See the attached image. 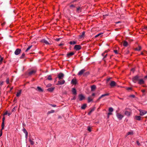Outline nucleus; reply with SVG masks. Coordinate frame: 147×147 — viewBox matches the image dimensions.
Returning a JSON list of instances; mask_svg holds the SVG:
<instances>
[{
	"instance_id": "14",
	"label": "nucleus",
	"mask_w": 147,
	"mask_h": 147,
	"mask_svg": "<svg viewBox=\"0 0 147 147\" xmlns=\"http://www.w3.org/2000/svg\"><path fill=\"white\" fill-rule=\"evenodd\" d=\"M74 54V53L73 52H71L68 53L67 55V57L69 58L71 56L73 55Z\"/></svg>"
},
{
	"instance_id": "16",
	"label": "nucleus",
	"mask_w": 147,
	"mask_h": 147,
	"mask_svg": "<svg viewBox=\"0 0 147 147\" xmlns=\"http://www.w3.org/2000/svg\"><path fill=\"white\" fill-rule=\"evenodd\" d=\"M85 32H83L82 33V34L79 35V37L80 39H82L83 38L84 36Z\"/></svg>"
},
{
	"instance_id": "19",
	"label": "nucleus",
	"mask_w": 147,
	"mask_h": 147,
	"mask_svg": "<svg viewBox=\"0 0 147 147\" xmlns=\"http://www.w3.org/2000/svg\"><path fill=\"white\" fill-rule=\"evenodd\" d=\"M134 118L136 120H140L141 119V117L140 116L136 115Z\"/></svg>"
},
{
	"instance_id": "9",
	"label": "nucleus",
	"mask_w": 147,
	"mask_h": 147,
	"mask_svg": "<svg viewBox=\"0 0 147 147\" xmlns=\"http://www.w3.org/2000/svg\"><path fill=\"white\" fill-rule=\"evenodd\" d=\"M85 71V70L84 69H83L80 70L78 73V75L79 76H81L84 74V72Z\"/></svg>"
},
{
	"instance_id": "4",
	"label": "nucleus",
	"mask_w": 147,
	"mask_h": 147,
	"mask_svg": "<svg viewBox=\"0 0 147 147\" xmlns=\"http://www.w3.org/2000/svg\"><path fill=\"white\" fill-rule=\"evenodd\" d=\"M116 116L117 118L119 120H121L123 117L124 116L123 115H121L120 113H117L116 114Z\"/></svg>"
},
{
	"instance_id": "10",
	"label": "nucleus",
	"mask_w": 147,
	"mask_h": 147,
	"mask_svg": "<svg viewBox=\"0 0 147 147\" xmlns=\"http://www.w3.org/2000/svg\"><path fill=\"white\" fill-rule=\"evenodd\" d=\"M109 84L111 87H114L116 85V83L114 81H111V82L109 83Z\"/></svg>"
},
{
	"instance_id": "44",
	"label": "nucleus",
	"mask_w": 147,
	"mask_h": 147,
	"mask_svg": "<svg viewBox=\"0 0 147 147\" xmlns=\"http://www.w3.org/2000/svg\"><path fill=\"white\" fill-rule=\"evenodd\" d=\"M6 82L7 84H8L9 83V78H7L6 80Z\"/></svg>"
},
{
	"instance_id": "15",
	"label": "nucleus",
	"mask_w": 147,
	"mask_h": 147,
	"mask_svg": "<svg viewBox=\"0 0 147 147\" xmlns=\"http://www.w3.org/2000/svg\"><path fill=\"white\" fill-rule=\"evenodd\" d=\"M36 72V71L35 70H32L30 71L28 73V75L29 76H30L31 75L34 74Z\"/></svg>"
},
{
	"instance_id": "59",
	"label": "nucleus",
	"mask_w": 147,
	"mask_h": 147,
	"mask_svg": "<svg viewBox=\"0 0 147 147\" xmlns=\"http://www.w3.org/2000/svg\"><path fill=\"white\" fill-rule=\"evenodd\" d=\"M60 38H59L56 39V40L57 41H58L60 40Z\"/></svg>"
},
{
	"instance_id": "3",
	"label": "nucleus",
	"mask_w": 147,
	"mask_h": 147,
	"mask_svg": "<svg viewBox=\"0 0 147 147\" xmlns=\"http://www.w3.org/2000/svg\"><path fill=\"white\" fill-rule=\"evenodd\" d=\"M95 95V94L93 93L92 95V96H90L88 98V102H90L92 101L93 98L92 97L94 96Z\"/></svg>"
},
{
	"instance_id": "60",
	"label": "nucleus",
	"mask_w": 147,
	"mask_h": 147,
	"mask_svg": "<svg viewBox=\"0 0 147 147\" xmlns=\"http://www.w3.org/2000/svg\"><path fill=\"white\" fill-rule=\"evenodd\" d=\"M8 114V113L7 111L4 114V115H7Z\"/></svg>"
},
{
	"instance_id": "46",
	"label": "nucleus",
	"mask_w": 147,
	"mask_h": 147,
	"mask_svg": "<svg viewBox=\"0 0 147 147\" xmlns=\"http://www.w3.org/2000/svg\"><path fill=\"white\" fill-rule=\"evenodd\" d=\"M21 92H17V94H16V96L18 97L20 96L21 94Z\"/></svg>"
},
{
	"instance_id": "61",
	"label": "nucleus",
	"mask_w": 147,
	"mask_h": 147,
	"mask_svg": "<svg viewBox=\"0 0 147 147\" xmlns=\"http://www.w3.org/2000/svg\"><path fill=\"white\" fill-rule=\"evenodd\" d=\"M107 54H106L105 55V56L103 58V60H104V59L106 57H107Z\"/></svg>"
},
{
	"instance_id": "18",
	"label": "nucleus",
	"mask_w": 147,
	"mask_h": 147,
	"mask_svg": "<svg viewBox=\"0 0 147 147\" xmlns=\"http://www.w3.org/2000/svg\"><path fill=\"white\" fill-rule=\"evenodd\" d=\"M71 83L74 84H76L77 83V80L76 79H73L71 81Z\"/></svg>"
},
{
	"instance_id": "24",
	"label": "nucleus",
	"mask_w": 147,
	"mask_h": 147,
	"mask_svg": "<svg viewBox=\"0 0 147 147\" xmlns=\"http://www.w3.org/2000/svg\"><path fill=\"white\" fill-rule=\"evenodd\" d=\"M55 89L54 87H51L49 88H48L47 90L48 91L52 92Z\"/></svg>"
},
{
	"instance_id": "20",
	"label": "nucleus",
	"mask_w": 147,
	"mask_h": 147,
	"mask_svg": "<svg viewBox=\"0 0 147 147\" xmlns=\"http://www.w3.org/2000/svg\"><path fill=\"white\" fill-rule=\"evenodd\" d=\"M36 90L40 92H42L43 90L40 87L38 86L36 89Z\"/></svg>"
},
{
	"instance_id": "64",
	"label": "nucleus",
	"mask_w": 147,
	"mask_h": 147,
	"mask_svg": "<svg viewBox=\"0 0 147 147\" xmlns=\"http://www.w3.org/2000/svg\"><path fill=\"white\" fill-rule=\"evenodd\" d=\"M144 28L147 30V26H145Z\"/></svg>"
},
{
	"instance_id": "45",
	"label": "nucleus",
	"mask_w": 147,
	"mask_h": 147,
	"mask_svg": "<svg viewBox=\"0 0 147 147\" xmlns=\"http://www.w3.org/2000/svg\"><path fill=\"white\" fill-rule=\"evenodd\" d=\"M111 79V78H108L107 80V83H108V82L110 80V79Z\"/></svg>"
},
{
	"instance_id": "49",
	"label": "nucleus",
	"mask_w": 147,
	"mask_h": 147,
	"mask_svg": "<svg viewBox=\"0 0 147 147\" xmlns=\"http://www.w3.org/2000/svg\"><path fill=\"white\" fill-rule=\"evenodd\" d=\"M136 143L138 146H140V144L138 141L136 142Z\"/></svg>"
},
{
	"instance_id": "56",
	"label": "nucleus",
	"mask_w": 147,
	"mask_h": 147,
	"mask_svg": "<svg viewBox=\"0 0 147 147\" xmlns=\"http://www.w3.org/2000/svg\"><path fill=\"white\" fill-rule=\"evenodd\" d=\"M5 119V118L4 117H3L2 119V122H3V123H4Z\"/></svg>"
},
{
	"instance_id": "30",
	"label": "nucleus",
	"mask_w": 147,
	"mask_h": 147,
	"mask_svg": "<svg viewBox=\"0 0 147 147\" xmlns=\"http://www.w3.org/2000/svg\"><path fill=\"white\" fill-rule=\"evenodd\" d=\"M91 127L90 126H88L87 127V129L90 132L91 131Z\"/></svg>"
},
{
	"instance_id": "27",
	"label": "nucleus",
	"mask_w": 147,
	"mask_h": 147,
	"mask_svg": "<svg viewBox=\"0 0 147 147\" xmlns=\"http://www.w3.org/2000/svg\"><path fill=\"white\" fill-rule=\"evenodd\" d=\"M94 109H95L94 108H93L90 111V112L88 113V115H90L91 113L94 111Z\"/></svg>"
},
{
	"instance_id": "53",
	"label": "nucleus",
	"mask_w": 147,
	"mask_h": 147,
	"mask_svg": "<svg viewBox=\"0 0 147 147\" xmlns=\"http://www.w3.org/2000/svg\"><path fill=\"white\" fill-rule=\"evenodd\" d=\"M114 51L115 52V53L116 54H117L118 53L117 50H114Z\"/></svg>"
},
{
	"instance_id": "31",
	"label": "nucleus",
	"mask_w": 147,
	"mask_h": 147,
	"mask_svg": "<svg viewBox=\"0 0 147 147\" xmlns=\"http://www.w3.org/2000/svg\"><path fill=\"white\" fill-rule=\"evenodd\" d=\"M55 112V111L54 110H51L50 111H49L47 113V114H49L51 113H53Z\"/></svg>"
},
{
	"instance_id": "39",
	"label": "nucleus",
	"mask_w": 147,
	"mask_h": 147,
	"mask_svg": "<svg viewBox=\"0 0 147 147\" xmlns=\"http://www.w3.org/2000/svg\"><path fill=\"white\" fill-rule=\"evenodd\" d=\"M70 8L71 9H72L73 8H74L75 7V5L71 4L69 6Z\"/></svg>"
},
{
	"instance_id": "32",
	"label": "nucleus",
	"mask_w": 147,
	"mask_h": 147,
	"mask_svg": "<svg viewBox=\"0 0 147 147\" xmlns=\"http://www.w3.org/2000/svg\"><path fill=\"white\" fill-rule=\"evenodd\" d=\"M127 90L128 91H134L132 88L131 87H128L127 88Z\"/></svg>"
},
{
	"instance_id": "35",
	"label": "nucleus",
	"mask_w": 147,
	"mask_h": 147,
	"mask_svg": "<svg viewBox=\"0 0 147 147\" xmlns=\"http://www.w3.org/2000/svg\"><path fill=\"white\" fill-rule=\"evenodd\" d=\"M4 123L2 122L1 124V130H2L4 128Z\"/></svg>"
},
{
	"instance_id": "21",
	"label": "nucleus",
	"mask_w": 147,
	"mask_h": 147,
	"mask_svg": "<svg viewBox=\"0 0 147 147\" xmlns=\"http://www.w3.org/2000/svg\"><path fill=\"white\" fill-rule=\"evenodd\" d=\"M76 12L77 13H79L81 12V9L80 7H77Z\"/></svg>"
},
{
	"instance_id": "1",
	"label": "nucleus",
	"mask_w": 147,
	"mask_h": 147,
	"mask_svg": "<svg viewBox=\"0 0 147 147\" xmlns=\"http://www.w3.org/2000/svg\"><path fill=\"white\" fill-rule=\"evenodd\" d=\"M139 80V77L138 75H137L133 78L132 81L134 83L136 82L137 81H138Z\"/></svg>"
},
{
	"instance_id": "52",
	"label": "nucleus",
	"mask_w": 147,
	"mask_h": 147,
	"mask_svg": "<svg viewBox=\"0 0 147 147\" xmlns=\"http://www.w3.org/2000/svg\"><path fill=\"white\" fill-rule=\"evenodd\" d=\"M108 114L109 115H112V113L111 112H109L108 113Z\"/></svg>"
},
{
	"instance_id": "40",
	"label": "nucleus",
	"mask_w": 147,
	"mask_h": 147,
	"mask_svg": "<svg viewBox=\"0 0 147 147\" xmlns=\"http://www.w3.org/2000/svg\"><path fill=\"white\" fill-rule=\"evenodd\" d=\"M89 74V72H86L85 73H84L83 76H86Z\"/></svg>"
},
{
	"instance_id": "48",
	"label": "nucleus",
	"mask_w": 147,
	"mask_h": 147,
	"mask_svg": "<svg viewBox=\"0 0 147 147\" xmlns=\"http://www.w3.org/2000/svg\"><path fill=\"white\" fill-rule=\"evenodd\" d=\"M51 85L52 84H49L47 85V87H50L51 86Z\"/></svg>"
},
{
	"instance_id": "11",
	"label": "nucleus",
	"mask_w": 147,
	"mask_h": 147,
	"mask_svg": "<svg viewBox=\"0 0 147 147\" xmlns=\"http://www.w3.org/2000/svg\"><path fill=\"white\" fill-rule=\"evenodd\" d=\"M22 131H23V132L25 134V138H26V139H27L28 138V132L26 130V129H25L24 128L23 129Z\"/></svg>"
},
{
	"instance_id": "58",
	"label": "nucleus",
	"mask_w": 147,
	"mask_h": 147,
	"mask_svg": "<svg viewBox=\"0 0 147 147\" xmlns=\"http://www.w3.org/2000/svg\"><path fill=\"white\" fill-rule=\"evenodd\" d=\"M77 1V0H74L73 1H72L71 3H74V2H76Z\"/></svg>"
},
{
	"instance_id": "57",
	"label": "nucleus",
	"mask_w": 147,
	"mask_h": 147,
	"mask_svg": "<svg viewBox=\"0 0 147 147\" xmlns=\"http://www.w3.org/2000/svg\"><path fill=\"white\" fill-rule=\"evenodd\" d=\"M130 97H131L133 98H134L135 97V96L134 95H131L130 96Z\"/></svg>"
},
{
	"instance_id": "51",
	"label": "nucleus",
	"mask_w": 147,
	"mask_h": 147,
	"mask_svg": "<svg viewBox=\"0 0 147 147\" xmlns=\"http://www.w3.org/2000/svg\"><path fill=\"white\" fill-rule=\"evenodd\" d=\"M3 59V58H1V59L0 60V64H1V63L2 62Z\"/></svg>"
},
{
	"instance_id": "55",
	"label": "nucleus",
	"mask_w": 147,
	"mask_h": 147,
	"mask_svg": "<svg viewBox=\"0 0 147 147\" xmlns=\"http://www.w3.org/2000/svg\"><path fill=\"white\" fill-rule=\"evenodd\" d=\"M51 106L53 107H56V105H52V104H50V105Z\"/></svg>"
},
{
	"instance_id": "29",
	"label": "nucleus",
	"mask_w": 147,
	"mask_h": 147,
	"mask_svg": "<svg viewBox=\"0 0 147 147\" xmlns=\"http://www.w3.org/2000/svg\"><path fill=\"white\" fill-rule=\"evenodd\" d=\"M86 104H84L83 105H82V106L81 107V109H85L86 107Z\"/></svg>"
},
{
	"instance_id": "42",
	"label": "nucleus",
	"mask_w": 147,
	"mask_h": 147,
	"mask_svg": "<svg viewBox=\"0 0 147 147\" xmlns=\"http://www.w3.org/2000/svg\"><path fill=\"white\" fill-rule=\"evenodd\" d=\"M102 33H99L98 34L96 35L95 36V38H96V37H97L99 36H101V35H102Z\"/></svg>"
},
{
	"instance_id": "2",
	"label": "nucleus",
	"mask_w": 147,
	"mask_h": 147,
	"mask_svg": "<svg viewBox=\"0 0 147 147\" xmlns=\"http://www.w3.org/2000/svg\"><path fill=\"white\" fill-rule=\"evenodd\" d=\"M139 111L140 113V115L141 116H143L147 113V111L145 110L140 109Z\"/></svg>"
},
{
	"instance_id": "43",
	"label": "nucleus",
	"mask_w": 147,
	"mask_h": 147,
	"mask_svg": "<svg viewBox=\"0 0 147 147\" xmlns=\"http://www.w3.org/2000/svg\"><path fill=\"white\" fill-rule=\"evenodd\" d=\"M25 55V54L24 53H23L22 55L20 57V59L23 58L24 57Z\"/></svg>"
},
{
	"instance_id": "7",
	"label": "nucleus",
	"mask_w": 147,
	"mask_h": 147,
	"mask_svg": "<svg viewBox=\"0 0 147 147\" xmlns=\"http://www.w3.org/2000/svg\"><path fill=\"white\" fill-rule=\"evenodd\" d=\"M64 74L62 73H60L58 75V78L59 80H61L63 79L64 77Z\"/></svg>"
},
{
	"instance_id": "36",
	"label": "nucleus",
	"mask_w": 147,
	"mask_h": 147,
	"mask_svg": "<svg viewBox=\"0 0 147 147\" xmlns=\"http://www.w3.org/2000/svg\"><path fill=\"white\" fill-rule=\"evenodd\" d=\"M113 109L112 107H110L109 109V112H113Z\"/></svg>"
},
{
	"instance_id": "8",
	"label": "nucleus",
	"mask_w": 147,
	"mask_h": 147,
	"mask_svg": "<svg viewBox=\"0 0 147 147\" xmlns=\"http://www.w3.org/2000/svg\"><path fill=\"white\" fill-rule=\"evenodd\" d=\"M81 49V47L79 45H76L74 47V49L76 50H80Z\"/></svg>"
},
{
	"instance_id": "38",
	"label": "nucleus",
	"mask_w": 147,
	"mask_h": 147,
	"mask_svg": "<svg viewBox=\"0 0 147 147\" xmlns=\"http://www.w3.org/2000/svg\"><path fill=\"white\" fill-rule=\"evenodd\" d=\"M108 94H103V95H102L100 97H99V99H100L101 98H102V97H103V96H107L108 95Z\"/></svg>"
},
{
	"instance_id": "12",
	"label": "nucleus",
	"mask_w": 147,
	"mask_h": 147,
	"mask_svg": "<svg viewBox=\"0 0 147 147\" xmlns=\"http://www.w3.org/2000/svg\"><path fill=\"white\" fill-rule=\"evenodd\" d=\"M79 98L80 100L81 101L85 99V97L82 94H80L79 95Z\"/></svg>"
},
{
	"instance_id": "17",
	"label": "nucleus",
	"mask_w": 147,
	"mask_h": 147,
	"mask_svg": "<svg viewBox=\"0 0 147 147\" xmlns=\"http://www.w3.org/2000/svg\"><path fill=\"white\" fill-rule=\"evenodd\" d=\"M144 82L143 79H141L139 80L138 82V83L139 84H144Z\"/></svg>"
},
{
	"instance_id": "54",
	"label": "nucleus",
	"mask_w": 147,
	"mask_h": 147,
	"mask_svg": "<svg viewBox=\"0 0 147 147\" xmlns=\"http://www.w3.org/2000/svg\"><path fill=\"white\" fill-rule=\"evenodd\" d=\"M0 137H1L2 135V130H0Z\"/></svg>"
},
{
	"instance_id": "22",
	"label": "nucleus",
	"mask_w": 147,
	"mask_h": 147,
	"mask_svg": "<svg viewBox=\"0 0 147 147\" xmlns=\"http://www.w3.org/2000/svg\"><path fill=\"white\" fill-rule=\"evenodd\" d=\"M96 89V86L94 85L92 86L91 87V90L92 91H94Z\"/></svg>"
},
{
	"instance_id": "47",
	"label": "nucleus",
	"mask_w": 147,
	"mask_h": 147,
	"mask_svg": "<svg viewBox=\"0 0 147 147\" xmlns=\"http://www.w3.org/2000/svg\"><path fill=\"white\" fill-rule=\"evenodd\" d=\"M72 92H76V90L75 88H73L72 89Z\"/></svg>"
},
{
	"instance_id": "5",
	"label": "nucleus",
	"mask_w": 147,
	"mask_h": 147,
	"mask_svg": "<svg viewBox=\"0 0 147 147\" xmlns=\"http://www.w3.org/2000/svg\"><path fill=\"white\" fill-rule=\"evenodd\" d=\"M21 51V50L20 49H17L15 51L14 54L16 55H18L20 53Z\"/></svg>"
},
{
	"instance_id": "13",
	"label": "nucleus",
	"mask_w": 147,
	"mask_h": 147,
	"mask_svg": "<svg viewBox=\"0 0 147 147\" xmlns=\"http://www.w3.org/2000/svg\"><path fill=\"white\" fill-rule=\"evenodd\" d=\"M65 82V81L64 80H60L58 81V83L57 85H62L64 84Z\"/></svg>"
},
{
	"instance_id": "28",
	"label": "nucleus",
	"mask_w": 147,
	"mask_h": 147,
	"mask_svg": "<svg viewBox=\"0 0 147 147\" xmlns=\"http://www.w3.org/2000/svg\"><path fill=\"white\" fill-rule=\"evenodd\" d=\"M133 134V132L132 131H129L126 134V136H127L129 135H132Z\"/></svg>"
},
{
	"instance_id": "33",
	"label": "nucleus",
	"mask_w": 147,
	"mask_h": 147,
	"mask_svg": "<svg viewBox=\"0 0 147 147\" xmlns=\"http://www.w3.org/2000/svg\"><path fill=\"white\" fill-rule=\"evenodd\" d=\"M29 141L30 142V144L31 145H33L34 144V143L33 141L31 140V139H29Z\"/></svg>"
},
{
	"instance_id": "34",
	"label": "nucleus",
	"mask_w": 147,
	"mask_h": 147,
	"mask_svg": "<svg viewBox=\"0 0 147 147\" xmlns=\"http://www.w3.org/2000/svg\"><path fill=\"white\" fill-rule=\"evenodd\" d=\"M69 43L70 45H75L76 44V42L74 41H71L69 42Z\"/></svg>"
},
{
	"instance_id": "41",
	"label": "nucleus",
	"mask_w": 147,
	"mask_h": 147,
	"mask_svg": "<svg viewBox=\"0 0 147 147\" xmlns=\"http://www.w3.org/2000/svg\"><path fill=\"white\" fill-rule=\"evenodd\" d=\"M47 79L49 80H51L52 79L51 76V75H49Z\"/></svg>"
},
{
	"instance_id": "25",
	"label": "nucleus",
	"mask_w": 147,
	"mask_h": 147,
	"mask_svg": "<svg viewBox=\"0 0 147 147\" xmlns=\"http://www.w3.org/2000/svg\"><path fill=\"white\" fill-rule=\"evenodd\" d=\"M128 45V42L125 41H124L123 42V45L125 47H126Z\"/></svg>"
},
{
	"instance_id": "26",
	"label": "nucleus",
	"mask_w": 147,
	"mask_h": 147,
	"mask_svg": "<svg viewBox=\"0 0 147 147\" xmlns=\"http://www.w3.org/2000/svg\"><path fill=\"white\" fill-rule=\"evenodd\" d=\"M141 49V46H139L138 48H136L135 49V50L137 51H139Z\"/></svg>"
},
{
	"instance_id": "23",
	"label": "nucleus",
	"mask_w": 147,
	"mask_h": 147,
	"mask_svg": "<svg viewBox=\"0 0 147 147\" xmlns=\"http://www.w3.org/2000/svg\"><path fill=\"white\" fill-rule=\"evenodd\" d=\"M41 41L42 42L45 43L47 45H49V43L45 39H43Z\"/></svg>"
},
{
	"instance_id": "63",
	"label": "nucleus",
	"mask_w": 147,
	"mask_h": 147,
	"mask_svg": "<svg viewBox=\"0 0 147 147\" xmlns=\"http://www.w3.org/2000/svg\"><path fill=\"white\" fill-rule=\"evenodd\" d=\"M105 53H102V56L104 57L105 56Z\"/></svg>"
},
{
	"instance_id": "62",
	"label": "nucleus",
	"mask_w": 147,
	"mask_h": 147,
	"mask_svg": "<svg viewBox=\"0 0 147 147\" xmlns=\"http://www.w3.org/2000/svg\"><path fill=\"white\" fill-rule=\"evenodd\" d=\"M134 71H135V69L134 68H132L131 69V71H133V72H134Z\"/></svg>"
},
{
	"instance_id": "50",
	"label": "nucleus",
	"mask_w": 147,
	"mask_h": 147,
	"mask_svg": "<svg viewBox=\"0 0 147 147\" xmlns=\"http://www.w3.org/2000/svg\"><path fill=\"white\" fill-rule=\"evenodd\" d=\"M3 81H1L0 82V86H2L3 85Z\"/></svg>"
},
{
	"instance_id": "37",
	"label": "nucleus",
	"mask_w": 147,
	"mask_h": 147,
	"mask_svg": "<svg viewBox=\"0 0 147 147\" xmlns=\"http://www.w3.org/2000/svg\"><path fill=\"white\" fill-rule=\"evenodd\" d=\"M32 47V45H31V46H29L27 48V49L25 51V52H27Z\"/></svg>"
},
{
	"instance_id": "6",
	"label": "nucleus",
	"mask_w": 147,
	"mask_h": 147,
	"mask_svg": "<svg viewBox=\"0 0 147 147\" xmlns=\"http://www.w3.org/2000/svg\"><path fill=\"white\" fill-rule=\"evenodd\" d=\"M131 110H129V111H125L124 114L125 115L129 117L130 116L131 114Z\"/></svg>"
}]
</instances>
